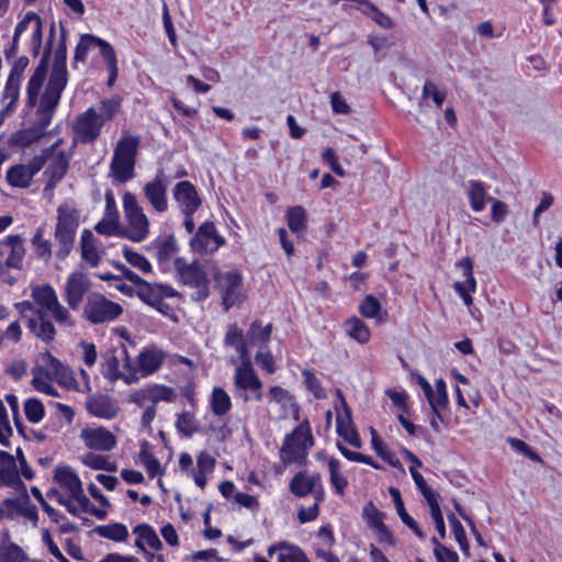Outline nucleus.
I'll use <instances>...</instances> for the list:
<instances>
[{
  "label": "nucleus",
  "mask_w": 562,
  "mask_h": 562,
  "mask_svg": "<svg viewBox=\"0 0 562 562\" xmlns=\"http://www.w3.org/2000/svg\"><path fill=\"white\" fill-rule=\"evenodd\" d=\"M32 386H52L55 382L59 386H78L74 371L49 351L40 352L32 368Z\"/></svg>",
  "instance_id": "nucleus-1"
},
{
  "label": "nucleus",
  "mask_w": 562,
  "mask_h": 562,
  "mask_svg": "<svg viewBox=\"0 0 562 562\" xmlns=\"http://www.w3.org/2000/svg\"><path fill=\"white\" fill-rule=\"evenodd\" d=\"M60 100L43 93L36 109L37 121L27 128L13 133L9 139L10 146L27 147L45 136Z\"/></svg>",
  "instance_id": "nucleus-2"
},
{
  "label": "nucleus",
  "mask_w": 562,
  "mask_h": 562,
  "mask_svg": "<svg viewBox=\"0 0 562 562\" xmlns=\"http://www.w3.org/2000/svg\"><path fill=\"white\" fill-rule=\"evenodd\" d=\"M138 145L139 138L136 136H126L116 143L110 172L119 183H125L134 178Z\"/></svg>",
  "instance_id": "nucleus-3"
},
{
  "label": "nucleus",
  "mask_w": 562,
  "mask_h": 562,
  "mask_svg": "<svg viewBox=\"0 0 562 562\" xmlns=\"http://www.w3.org/2000/svg\"><path fill=\"white\" fill-rule=\"evenodd\" d=\"M314 445L308 422L305 419L293 431L285 436L280 449V458L284 464H306L307 450Z\"/></svg>",
  "instance_id": "nucleus-4"
},
{
  "label": "nucleus",
  "mask_w": 562,
  "mask_h": 562,
  "mask_svg": "<svg viewBox=\"0 0 562 562\" xmlns=\"http://www.w3.org/2000/svg\"><path fill=\"white\" fill-rule=\"evenodd\" d=\"M175 270L179 283L193 288L195 292L192 300L195 302L204 301L210 295V280L199 260L188 263L182 257H178L173 261Z\"/></svg>",
  "instance_id": "nucleus-5"
},
{
  "label": "nucleus",
  "mask_w": 562,
  "mask_h": 562,
  "mask_svg": "<svg viewBox=\"0 0 562 562\" xmlns=\"http://www.w3.org/2000/svg\"><path fill=\"white\" fill-rule=\"evenodd\" d=\"M66 30L60 23V38L54 52L50 75L43 93L60 100L68 82Z\"/></svg>",
  "instance_id": "nucleus-6"
},
{
  "label": "nucleus",
  "mask_w": 562,
  "mask_h": 562,
  "mask_svg": "<svg viewBox=\"0 0 562 562\" xmlns=\"http://www.w3.org/2000/svg\"><path fill=\"white\" fill-rule=\"evenodd\" d=\"M102 374L111 383L120 379L126 384L138 381L137 370L131 366L125 345L122 344L119 348L110 350L102 364Z\"/></svg>",
  "instance_id": "nucleus-7"
},
{
  "label": "nucleus",
  "mask_w": 562,
  "mask_h": 562,
  "mask_svg": "<svg viewBox=\"0 0 562 562\" xmlns=\"http://www.w3.org/2000/svg\"><path fill=\"white\" fill-rule=\"evenodd\" d=\"M123 207L128 222V229L123 231L121 236L134 243L143 241L149 233V222L143 209L137 204L135 195L131 192L123 195Z\"/></svg>",
  "instance_id": "nucleus-8"
},
{
  "label": "nucleus",
  "mask_w": 562,
  "mask_h": 562,
  "mask_svg": "<svg viewBox=\"0 0 562 562\" xmlns=\"http://www.w3.org/2000/svg\"><path fill=\"white\" fill-rule=\"evenodd\" d=\"M123 313V307L102 294L88 297L83 308V316L92 324H102L116 319Z\"/></svg>",
  "instance_id": "nucleus-9"
},
{
  "label": "nucleus",
  "mask_w": 562,
  "mask_h": 562,
  "mask_svg": "<svg viewBox=\"0 0 562 562\" xmlns=\"http://www.w3.org/2000/svg\"><path fill=\"white\" fill-rule=\"evenodd\" d=\"M54 41L52 38H47L46 44L44 46V50L42 54V57L34 69L33 75L29 79L27 87H26V104L29 108L36 106L38 102V94L43 87V83L47 77L48 71V63L49 57L53 50Z\"/></svg>",
  "instance_id": "nucleus-10"
},
{
  "label": "nucleus",
  "mask_w": 562,
  "mask_h": 562,
  "mask_svg": "<svg viewBox=\"0 0 562 562\" xmlns=\"http://www.w3.org/2000/svg\"><path fill=\"white\" fill-rule=\"evenodd\" d=\"M226 240L217 234L214 222L206 221L201 224L190 240V247L194 252L206 254L217 250Z\"/></svg>",
  "instance_id": "nucleus-11"
},
{
  "label": "nucleus",
  "mask_w": 562,
  "mask_h": 562,
  "mask_svg": "<svg viewBox=\"0 0 562 562\" xmlns=\"http://www.w3.org/2000/svg\"><path fill=\"white\" fill-rule=\"evenodd\" d=\"M214 279L217 282V286L222 290V304L225 311H228L235 305L238 300L237 290L240 288L243 282L241 273L236 270H229L226 272L216 271Z\"/></svg>",
  "instance_id": "nucleus-12"
},
{
  "label": "nucleus",
  "mask_w": 562,
  "mask_h": 562,
  "mask_svg": "<svg viewBox=\"0 0 562 562\" xmlns=\"http://www.w3.org/2000/svg\"><path fill=\"white\" fill-rule=\"evenodd\" d=\"M102 126L103 121H100L95 109L89 108L86 112L77 116L74 131L81 143L88 144L99 137Z\"/></svg>",
  "instance_id": "nucleus-13"
},
{
  "label": "nucleus",
  "mask_w": 562,
  "mask_h": 562,
  "mask_svg": "<svg viewBox=\"0 0 562 562\" xmlns=\"http://www.w3.org/2000/svg\"><path fill=\"white\" fill-rule=\"evenodd\" d=\"M87 412L98 418L112 419L117 416L120 406L112 396L106 393L95 392L86 398Z\"/></svg>",
  "instance_id": "nucleus-14"
},
{
  "label": "nucleus",
  "mask_w": 562,
  "mask_h": 562,
  "mask_svg": "<svg viewBox=\"0 0 562 562\" xmlns=\"http://www.w3.org/2000/svg\"><path fill=\"white\" fill-rule=\"evenodd\" d=\"M80 438L90 450L111 451L116 446V437L102 426L83 428Z\"/></svg>",
  "instance_id": "nucleus-15"
},
{
  "label": "nucleus",
  "mask_w": 562,
  "mask_h": 562,
  "mask_svg": "<svg viewBox=\"0 0 562 562\" xmlns=\"http://www.w3.org/2000/svg\"><path fill=\"white\" fill-rule=\"evenodd\" d=\"M90 288L91 281L85 272L75 271L70 273L65 285V292L67 303L71 310L79 307Z\"/></svg>",
  "instance_id": "nucleus-16"
},
{
  "label": "nucleus",
  "mask_w": 562,
  "mask_h": 562,
  "mask_svg": "<svg viewBox=\"0 0 562 562\" xmlns=\"http://www.w3.org/2000/svg\"><path fill=\"white\" fill-rule=\"evenodd\" d=\"M177 296H180V293L168 284L148 282L145 279L138 284L137 297L150 307L160 300Z\"/></svg>",
  "instance_id": "nucleus-17"
},
{
  "label": "nucleus",
  "mask_w": 562,
  "mask_h": 562,
  "mask_svg": "<svg viewBox=\"0 0 562 562\" xmlns=\"http://www.w3.org/2000/svg\"><path fill=\"white\" fill-rule=\"evenodd\" d=\"M144 193L157 212L162 213L167 211V181L162 169L158 170L154 180L145 184Z\"/></svg>",
  "instance_id": "nucleus-18"
},
{
  "label": "nucleus",
  "mask_w": 562,
  "mask_h": 562,
  "mask_svg": "<svg viewBox=\"0 0 562 562\" xmlns=\"http://www.w3.org/2000/svg\"><path fill=\"white\" fill-rule=\"evenodd\" d=\"M173 199L180 205L181 212L195 213L202 204L195 187L188 180L180 181L175 186Z\"/></svg>",
  "instance_id": "nucleus-19"
},
{
  "label": "nucleus",
  "mask_w": 562,
  "mask_h": 562,
  "mask_svg": "<svg viewBox=\"0 0 562 562\" xmlns=\"http://www.w3.org/2000/svg\"><path fill=\"white\" fill-rule=\"evenodd\" d=\"M137 374L140 373L143 376L149 375L156 372L162 364L165 355L156 347H150L142 351L138 357Z\"/></svg>",
  "instance_id": "nucleus-20"
},
{
  "label": "nucleus",
  "mask_w": 562,
  "mask_h": 562,
  "mask_svg": "<svg viewBox=\"0 0 562 562\" xmlns=\"http://www.w3.org/2000/svg\"><path fill=\"white\" fill-rule=\"evenodd\" d=\"M133 533L137 536L135 540V547L140 551H145L144 542H146L147 546L155 551H160L164 548L162 542L156 533L155 529L146 522L135 526L133 528Z\"/></svg>",
  "instance_id": "nucleus-21"
},
{
  "label": "nucleus",
  "mask_w": 562,
  "mask_h": 562,
  "mask_svg": "<svg viewBox=\"0 0 562 562\" xmlns=\"http://www.w3.org/2000/svg\"><path fill=\"white\" fill-rule=\"evenodd\" d=\"M54 480L61 486L66 487L70 492L72 498L75 495H79L83 492L80 477L69 465L57 467L55 469Z\"/></svg>",
  "instance_id": "nucleus-22"
},
{
  "label": "nucleus",
  "mask_w": 562,
  "mask_h": 562,
  "mask_svg": "<svg viewBox=\"0 0 562 562\" xmlns=\"http://www.w3.org/2000/svg\"><path fill=\"white\" fill-rule=\"evenodd\" d=\"M98 46L100 48V54L103 57L106 48H111V44L106 41L93 35V34H82L79 43L75 48L74 54V66L78 61H83L86 59L87 53L90 48Z\"/></svg>",
  "instance_id": "nucleus-23"
},
{
  "label": "nucleus",
  "mask_w": 562,
  "mask_h": 562,
  "mask_svg": "<svg viewBox=\"0 0 562 562\" xmlns=\"http://www.w3.org/2000/svg\"><path fill=\"white\" fill-rule=\"evenodd\" d=\"M356 9L368 15L376 25L384 30H392L394 27L393 20L382 12L374 3L369 0H353Z\"/></svg>",
  "instance_id": "nucleus-24"
},
{
  "label": "nucleus",
  "mask_w": 562,
  "mask_h": 562,
  "mask_svg": "<svg viewBox=\"0 0 562 562\" xmlns=\"http://www.w3.org/2000/svg\"><path fill=\"white\" fill-rule=\"evenodd\" d=\"M80 224V213L77 209L66 204L59 205L57 209V223L55 231L77 232Z\"/></svg>",
  "instance_id": "nucleus-25"
},
{
  "label": "nucleus",
  "mask_w": 562,
  "mask_h": 562,
  "mask_svg": "<svg viewBox=\"0 0 562 562\" xmlns=\"http://www.w3.org/2000/svg\"><path fill=\"white\" fill-rule=\"evenodd\" d=\"M68 167L69 159L65 151H58L44 172L48 177V187H56L67 173Z\"/></svg>",
  "instance_id": "nucleus-26"
},
{
  "label": "nucleus",
  "mask_w": 562,
  "mask_h": 562,
  "mask_svg": "<svg viewBox=\"0 0 562 562\" xmlns=\"http://www.w3.org/2000/svg\"><path fill=\"white\" fill-rule=\"evenodd\" d=\"M465 278L464 282H456L453 289L462 297L469 292H475L476 281L473 274V261L470 257L462 258L458 263Z\"/></svg>",
  "instance_id": "nucleus-27"
},
{
  "label": "nucleus",
  "mask_w": 562,
  "mask_h": 562,
  "mask_svg": "<svg viewBox=\"0 0 562 562\" xmlns=\"http://www.w3.org/2000/svg\"><path fill=\"white\" fill-rule=\"evenodd\" d=\"M4 244L10 247V254L5 260V267L13 269H22V262L25 255L23 239L20 235H9L4 239Z\"/></svg>",
  "instance_id": "nucleus-28"
},
{
  "label": "nucleus",
  "mask_w": 562,
  "mask_h": 562,
  "mask_svg": "<svg viewBox=\"0 0 562 562\" xmlns=\"http://www.w3.org/2000/svg\"><path fill=\"white\" fill-rule=\"evenodd\" d=\"M390 495L393 498V502L395 504V508L397 512V515L400 516L401 520L404 525H406L420 539L425 538V533L419 528L416 520H414L409 515L408 512H406L404 502L402 499V495L398 488L396 487H390L389 488Z\"/></svg>",
  "instance_id": "nucleus-29"
},
{
  "label": "nucleus",
  "mask_w": 562,
  "mask_h": 562,
  "mask_svg": "<svg viewBox=\"0 0 562 562\" xmlns=\"http://www.w3.org/2000/svg\"><path fill=\"white\" fill-rule=\"evenodd\" d=\"M80 248L81 258L92 267H97L101 260V257L97 250L95 238L92 232L88 228H85L81 233Z\"/></svg>",
  "instance_id": "nucleus-30"
},
{
  "label": "nucleus",
  "mask_w": 562,
  "mask_h": 562,
  "mask_svg": "<svg viewBox=\"0 0 562 562\" xmlns=\"http://www.w3.org/2000/svg\"><path fill=\"white\" fill-rule=\"evenodd\" d=\"M488 195L485 189V184L477 180L469 181L468 199L471 209L474 212H481L484 210Z\"/></svg>",
  "instance_id": "nucleus-31"
},
{
  "label": "nucleus",
  "mask_w": 562,
  "mask_h": 562,
  "mask_svg": "<svg viewBox=\"0 0 562 562\" xmlns=\"http://www.w3.org/2000/svg\"><path fill=\"white\" fill-rule=\"evenodd\" d=\"M272 333V324L262 326L259 319L254 321L246 335V340L249 345H259L265 347L270 340Z\"/></svg>",
  "instance_id": "nucleus-32"
},
{
  "label": "nucleus",
  "mask_w": 562,
  "mask_h": 562,
  "mask_svg": "<svg viewBox=\"0 0 562 562\" xmlns=\"http://www.w3.org/2000/svg\"><path fill=\"white\" fill-rule=\"evenodd\" d=\"M29 326L35 335L45 342H49L54 339L55 327L49 319H46V314L43 311H38V321L31 318Z\"/></svg>",
  "instance_id": "nucleus-33"
},
{
  "label": "nucleus",
  "mask_w": 562,
  "mask_h": 562,
  "mask_svg": "<svg viewBox=\"0 0 562 562\" xmlns=\"http://www.w3.org/2000/svg\"><path fill=\"white\" fill-rule=\"evenodd\" d=\"M19 475L15 458L11 453L0 450V487Z\"/></svg>",
  "instance_id": "nucleus-34"
},
{
  "label": "nucleus",
  "mask_w": 562,
  "mask_h": 562,
  "mask_svg": "<svg viewBox=\"0 0 562 562\" xmlns=\"http://www.w3.org/2000/svg\"><path fill=\"white\" fill-rule=\"evenodd\" d=\"M139 459L145 465L149 477L153 479L165 473V469L161 468L159 460L150 452V443L147 440L140 442Z\"/></svg>",
  "instance_id": "nucleus-35"
},
{
  "label": "nucleus",
  "mask_w": 562,
  "mask_h": 562,
  "mask_svg": "<svg viewBox=\"0 0 562 562\" xmlns=\"http://www.w3.org/2000/svg\"><path fill=\"white\" fill-rule=\"evenodd\" d=\"M5 179L11 187L25 189L31 186L33 177L24 164H16L8 169Z\"/></svg>",
  "instance_id": "nucleus-36"
},
{
  "label": "nucleus",
  "mask_w": 562,
  "mask_h": 562,
  "mask_svg": "<svg viewBox=\"0 0 562 562\" xmlns=\"http://www.w3.org/2000/svg\"><path fill=\"white\" fill-rule=\"evenodd\" d=\"M90 532H95L100 537L110 539L115 542L126 541L128 538V530L124 524L112 522L110 525L97 526Z\"/></svg>",
  "instance_id": "nucleus-37"
},
{
  "label": "nucleus",
  "mask_w": 562,
  "mask_h": 562,
  "mask_svg": "<svg viewBox=\"0 0 562 562\" xmlns=\"http://www.w3.org/2000/svg\"><path fill=\"white\" fill-rule=\"evenodd\" d=\"M268 396L269 401H274L283 407L285 415L288 414L286 407H289L294 417L299 418L300 407L286 389H269Z\"/></svg>",
  "instance_id": "nucleus-38"
},
{
  "label": "nucleus",
  "mask_w": 562,
  "mask_h": 562,
  "mask_svg": "<svg viewBox=\"0 0 562 562\" xmlns=\"http://www.w3.org/2000/svg\"><path fill=\"white\" fill-rule=\"evenodd\" d=\"M235 386H262L249 361H243L236 369Z\"/></svg>",
  "instance_id": "nucleus-39"
},
{
  "label": "nucleus",
  "mask_w": 562,
  "mask_h": 562,
  "mask_svg": "<svg viewBox=\"0 0 562 562\" xmlns=\"http://www.w3.org/2000/svg\"><path fill=\"white\" fill-rule=\"evenodd\" d=\"M314 485V477L307 476L305 472H299L290 482V491L297 497H304L313 492Z\"/></svg>",
  "instance_id": "nucleus-40"
},
{
  "label": "nucleus",
  "mask_w": 562,
  "mask_h": 562,
  "mask_svg": "<svg viewBox=\"0 0 562 562\" xmlns=\"http://www.w3.org/2000/svg\"><path fill=\"white\" fill-rule=\"evenodd\" d=\"M224 344L227 347H235L236 351L243 357L247 352V340H244L243 330L238 328L236 323L228 326Z\"/></svg>",
  "instance_id": "nucleus-41"
},
{
  "label": "nucleus",
  "mask_w": 562,
  "mask_h": 562,
  "mask_svg": "<svg viewBox=\"0 0 562 562\" xmlns=\"http://www.w3.org/2000/svg\"><path fill=\"white\" fill-rule=\"evenodd\" d=\"M176 428L183 437H191L194 432L200 431L199 422L191 412H182L178 414Z\"/></svg>",
  "instance_id": "nucleus-42"
},
{
  "label": "nucleus",
  "mask_w": 562,
  "mask_h": 562,
  "mask_svg": "<svg viewBox=\"0 0 562 562\" xmlns=\"http://www.w3.org/2000/svg\"><path fill=\"white\" fill-rule=\"evenodd\" d=\"M425 396L437 418L442 419L439 411L448 404V395L446 389H423Z\"/></svg>",
  "instance_id": "nucleus-43"
},
{
  "label": "nucleus",
  "mask_w": 562,
  "mask_h": 562,
  "mask_svg": "<svg viewBox=\"0 0 562 562\" xmlns=\"http://www.w3.org/2000/svg\"><path fill=\"white\" fill-rule=\"evenodd\" d=\"M370 432H371V442H372V447L374 449V451L376 452V454L382 459L384 460L385 462H387L391 467L393 468H402V463L401 461L394 457V454L389 451L384 445V442L382 441V439L379 437L376 430L374 428H370Z\"/></svg>",
  "instance_id": "nucleus-44"
},
{
  "label": "nucleus",
  "mask_w": 562,
  "mask_h": 562,
  "mask_svg": "<svg viewBox=\"0 0 562 562\" xmlns=\"http://www.w3.org/2000/svg\"><path fill=\"white\" fill-rule=\"evenodd\" d=\"M210 403L212 412L217 416L225 415L232 407L231 397L225 389H213Z\"/></svg>",
  "instance_id": "nucleus-45"
},
{
  "label": "nucleus",
  "mask_w": 562,
  "mask_h": 562,
  "mask_svg": "<svg viewBox=\"0 0 562 562\" xmlns=\"http://www.w3.org/2000/svg\"><path fill=\"white\" fill-rule=\"evenodd\" d=\"M280 549L286 551L278 554V562H311L305 552L295 544L281 541Z\"/></svg>",
  "instance_id": "nucleus-46"
},
{
  "label": "nucleus",
  "mask_w": 562,
  "mask_h": 562,
  "mask_svg": "<svg viewBox=\"0 0 562 562\" xmlns=\"http://www.w3.org/2000/svg\"><path fill=\"white\" fill-rule=\"evenodd\" d=\"M288 226L293 233H300L306 228L307 216L305 210L300 206H291L286 211Z\"/></svg>",
  "instance_id": "nucleus-47"
},
{
  "label": "nucleus",
  "mask_w": 562,
  "mask_h": 562,
  "mask_svg": "<svg viewBox=\"0 0 562 562\" xmlns=\"http://www.w3.org/2000/svg\"><path fill=\"white\" fill-rule=\"evenodd\" d=\"M29 557L26 552L15 542L0 547V562H26Z\"/></svg>",
  "instance_id": "nucleus-48"
},
{
  "label": "nucleus",
  "mask_w": 562,
  "mask_h": 562,
  "mask_svg": "<svg viewBox=\"0 0 562 562\" xmlns=\"http://www.w3.org/2000/svg\"><path fill=\"white\" fill-rule=\"evenodd\" d=\"M54 237L58 245L56 257L64 260L68 257L74 247L76 234L71 232L55 231Z\"/></svg>",
  "instance_id": "nucleus-49"
},
{
  "label": "nucleus",
  "mask_w": 562,
  "mask_h": 562,
  "mask_svg": "<svg viewBox=\"0 0 562 562\" xmlns=\"http://www.w3.org/2000/svg\"><path fill=\"white\" fill-rule=\"evenodd\" d=\"M32 296L38 305L47 310L52 308V306L57 304L58 301L55 290L49 284L34 288Z\"/></svg>",
  "instance_id": "nucleus-50"
},
{
  "label": "nucleus",
  "mask_w": 562,
  "mask_h": 562,
  "mask_svg": "<svg viewBox=\"0 0 562 562\" xmlns=\"http://www.w3.org/2000/svg\"><path fill=\"white\" fill-rule=\"evenodd\" d=\"M82 463L92 470H103L106 472H115L117 470L115 462H110L106 457L93 452L87 453L82 458Z\"/></svg>",
  "instance_id": "nucleus-51"
},
{
  "label": "nucleus",
  "mask_w": 562,
  "mask_h": 562,
  "mask_svg": "<svg viewBox=\"0 0 562 562\" xmlns=\"http://www.w3.org/2000/svg\"><path fill=\"white\" fill-rule=\"evenodd\" d=\"M156 247L157 259L159 262L168 261L171 256L179 250L176 238L172 234L167 236L164 240H157Z\"/></svg>",
  "instance_id": "nucleus-52"
},
{
  "label": "nucleus",
  "mask_w": 562,
  "mask_h": 562,
  "mask_svg": "<svg viewBox=\"0 0 562 562\" xmlns=\"http://www.w3.org/2000/svg\"><path fill=\"white\" fill-rule=\"evenodd\" d=\"M335 390L342 401L347 417V424H345L339 416L337 417V432L339 437H341L346 442L351 445V409L348 407L346 400L340 394V389Z\"/></svg>",
  "instance_id": "nucleus-53"
},
{
  "label": "nucleus",
  "mask_w": 562,
  "mask_h": 562,
  "mask_svg": "<svg viewBox=\"0 0 562 562\" xmlns=\"http://www.w3.org/2000/svg\"><path fill=\"white\" fill-rule=\"evenodd\" d=\"M448 520L450 522L452 532L457 542L460 546V549L463 551L465 555H469L470 544L467 538L465 530L459 519L454 516V514L448 515Z\"/></svg>",
  "instance_id": "nucleus-54"
},
{
  "label": "nucleus",
  "mask_w": 562,
  "mask_h": 562,
  "mask_svg": "<svg viewBox=\"0 0 562 562\" xmlns=\"http://www.w3.org/2000/svg\"><path fill=\"white\" fill-rule=\"evenodd\" d=\"M123 256L130 265L139 269L142 272L148 273L151 271V265L147 258L142 254L134 251L130 247L125 246L123 248Z\"/></svg>",
  "instance_id": "nucleus-55"
},
{
  "label": "nucleus",
  "mask_w": 562,
  "mask_h": 562,
  "mask_svg": "<svg viewBox=\"0 0 562 562\" xmlns=\"http://www.w3.org/2000/svg\"><path fill=\"white\" fill-rule=\"evenodd\" d=\"M24 413L29 422L38 423L45 415V407L37 398H29L24 403Z\"/></svg>",
  "instance_id": "nucleus-56"
},
{
  "label": "nucleus",
  "mask_w": 562,
  "mask_h": 562,
  "mask_svg": "<svg viewBox=\"0 0 562 562\" xmlns=\"http://www.w3.org/2000/svg\"><path fill=\"white\" fill-rule=\"evenodd\" d=\"M428 98H431L437 108L440 109L446 100V93L438 90L436 83L427 80L423 87L422 101L419 102V106H422L423 102Z\"/></svg>",
  "instance_id": "nucleus-57"
},
{
  "label": "nucleus",
  "mask_w": 562,
  "mask_h": 562,
  "mask_svg": "<svg viewBox=\"0 0 562 562\" xmlns=\"http://www.w3.org/2000/svg\"><path fill=\"white\" fill-rule=\"evenodd\" d=\"M328 467H329V473H330V482H331L336 493L342 494L344 490L348 485V481L346 477H344L339 473V467H340L339 461L335 458H331L328 462Z\"/></svg>",
  "instance_id": "nucleus-58"
},
{
  "label": "nucleus",
  "mask_w": 562,
  "mask_h": 562,
  "mask_svg": "<svg viewBox=\"0 0 562 562\" xmlns=\"http://www.w3.org/2000/svg\"><path fill=\"white\" fill-rule=\"evenodd\" d=\"M381 303L373 295H366L362 302L359 304V312L363 317L374 318L380 315Z\"/></svg>",
  "instance_id": "nucleus-59"
},
{
  "label": "nucleus",
  "mask_w": 562,
  "mask_h": 562,
  "mask_svg": "<svg viewBox=\"0 0 562 562\" xmlns=\"http://www.w3.org/2000/svg\"><path fill=\"white\" fill-rule=\"evenodd\" d=\"M33 245L36 247V255L40 258L48 260L52 257V245L47 239H43V227L36 229L35 235L32 238Z\"/></svg>",
  "instance_id": "nucleus-60"
},
{
  "label": "nucleus",
  "mask_w": 562,
  "mask_h": 562,
  "mask_svg": "<svg viewBox=\"0 0 562 562\" xmlns=\"http://www.w3.org/2000/svg\"><path fill=\"white\" fill-rule=\"evenodd\" d=\"M362 517L371 529L383 524V514L374 506L372 502L368 503L362 512Z\"/></svg>",
  "instance_id": "nucleus-61"
},
{
  "label": "nucleus",
  "mask_w": 562,
  "mask_h": 562,
  "mask_svg": "<svg viewBox=\"0 0 562 562\" xmlns=\"http://www.w3.org/2000/svg\"><path fill=\"white\" fill-rule=\"evenodd\" d=\"M102 58L106 63V66L109 69L108 86L112 87L117 78V75H119V68H117V61H116V55H115L114 48L112 46H111V48H106L104 52V56Z\"/></svg>",
  "instance_id": "nucleus-62"
},
{
  "label": "nucleus",
  "mask_w": 562,
  "mask_h": 562,
  "mask_svg": "<svg viewBox=\"0 0 562 562\" xmlns=\"http://www.w3.org/2000/svg\"><path fill=\"white\" fill-rule=\"evenodd\" d=\"M94 229L100 235L105 236H112V235H119L123 233V231L120 229L119 221H115L113 218H103L97 225L94 226Z\"/></svg>",
  "instance_id": "nucleus-63"
},
{
  "label": "nucleus",
  "mask_w": 562,
  "mask_h": 562,
  "mask_svg": "<svg viewBox=\"0 0 562 562\" xmlns=\"http://www.w3.org/2000/svg\"><path fill=\"white\" fill-rule=\"evenodd\" d=\"M58 143H56L54 146H52L50 148H46L43 150V153L41 155H36L34 156L29 164L25 165V167L27 168V171L30 172V175L32 177H34L37 172H40V170L44 167V165L46 164V160L48 158V155L50 153V150L57 146Z\"/></svg>",
  "instance_id": "nucleus-64"
}]
</instances>
